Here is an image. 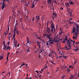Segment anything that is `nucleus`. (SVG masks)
<instances>
[{
  "mask_svg": "<svg viewBox=\"0 0 79 79\" xmlns=\"http://www.w3.org/2000/svg\"><path fill=\"white\" fill-rule=\"evenodd\" d=\"M66 3H67L68 7H69V6H70V4L69 3L67 2Z\"/></svg>",
  "mask_w": 79,
  "mask_h": 79,
  "instance_id": "obj_18",
  "label": "nucleus"
},
{
  "mask_svg": "<svg viewBox=\"0 0 79 79\" xmlns=\"http://www.w3.org/2000/svg\"><path fill=\"white\" fill-rule=\"evenodd\" d=\"M3 45H4V48H3V49H5L6 50V47H7V45H5V44Z\"/></svg>",
  "mask_w": 79,
  "mask_h": 79,
  "instance_id": "obj_12",
  "label": "nucleus"
},
{
  "mask_svg": "<svg viewBox=\"0 0 79 79\" xmlns=\"http://www.w3.org/2000/svg\"><path fill=\"white\" fill-rule=\"evenodd\" d=\"M54 27H55V26L53 25V23H52V24H51V28H50L51 29V30L50 31V32H53V29H54Z\"/></svg>",
  "mask_w": 79,
  "mask_h": 79,
  "instance_id": "obj_2",
  "label": "nucleus"
},
{
  "mask_svg": "<svg viewBox=\"0 0 79 79\" xmlns=\"http://www.w3.org/2000/svg\"><path fill=\"white\" fill-rule=\"evenodd\" d=\"M39 41H38V42H37V44H38V45L39 46V44H40L39 43Z\"/></svg>",
  "mask_w": 79,
  "mask_h": 79,
  "instance_id": "obj_33",
  "label": "nucleus"
},
{
  "mask_svg": "<svg viewBox=\"0 0 79 79\" xmlns=\"http://www.w3.org/2000/svg\"><path fill=\"white\" fill-rule=\"evenodd\" d=\"M32 29H31L30 30H28V31H29V32H31V31H32Z\"/></svg>",
  "mask_w": 79,
  "mask_h": 79,
  "instance_id": "obj_56",
  "label": "nucleus"
},
{
  "mask_svg": "<svg viewBox=\"0 0 79 79\" xmlns=\"http://www.w3.org/2000/svg\"><path fill=\"white\" fill-rule=\"evenodd\" d=\"M8 60H7V61H6V62H5L6 65V64H7V63H8Z\"/></svg>",
  "mask_w": 79,
  "mask_h": 79,
  "instance_id": "obj_41",
  "label": "nucleus"
},
{
  "mask_svg": "<svg viewBox=\"0 0 79 79\" xmlns=\"http://www.w3.org/2000/svg\"><path fill=\"white\" fill-rule=\"evenodd\" d=\"M14 46L15 47H17V44H15V41L14 42Z\"/></svg>",
  "mask_w": 79,
  "mask_h": 79,
  "instance_id": "obj_25",
  "label": "nucleus"
},
{
  "mask_svg": "<svg viewBox=\"0 0 79 79\" xmlns=\"http://www.w3.org/2000/svg\"><path fill=\"white\" fill-rule=\"evenodd\" d=\"M15 31H15V28H14V35H15V34H16V33L15 32Z\"/></svg>",
  "mask_w": 79,
  "mask_h": 79,
  "instance_id": "obj_20",
  "label": "nucleus"
},
{
  "mask_svg": "<svg viewBox=\"0 0 79 79\" xmlns=\"http://www.w3.org/2000/svg\"><path fill=\"white\" fill-rule=\"evenodd\" d=\"M78 36V34H77L75 35V36L76 37H77Z\"/></svg>",
  "mask_w": 79,
  "mask_h": 79,
  "instance_id": "obj_49",
  "label": "nucleus"
},
{
  "mask_svg": "<svg viewBox=\"0 0 79 79\" xmlns=\"http://www.w3.org/2000/svg\"><path fill=\"white\" fill-rule=\"evenodd\" d=\"M9 76H10V72H9L8 73Z\"/></svg>",
  "mask_w": 79,
  "mask_h": 79,
  "instance_id": "obj_62",
  "label": "nucleus"
},
{
  "mask_svg": "<svg viewBox=\"0 0 79 79\" xmlns=\"http://www.w3.org/2000/svg\"><path fill=\"white\" fill-rule=\"evenodd\" d=\"M70 15H69V16H70V17H71V16H72V14H70Z\"/></svg>",
  "mask_w": 79,
  "mask_h": 79,
  "instance_id": "obj_57",
  "label": "nucleus"
},
{
  "mask_svg": "<svg viewBox=\"0 0 79 79\" xmlns=\"http://www.w3.org/2000/svg\"><path fill=\"white\" fill-rule=\"evenodd\" d=\"M72 32H73V33H74L75 32H77V29H76V28H73L72 29Z\"/></svg>",
  "mask_w": 79,
  "mask_h": 79,
  "instance_id": "obj_5",
  "label": "nucleus"
},
{
  "mask_svg": "<svg viewBox=\"0 0 79 79\" xmlns=\"http://www.w3.org/2000/svg\"><path fill=\"white\" fill-rule=\"evenodd\" d=\"M69 23H70V24H72V23H71V21H70V20H69Z\"/></svg>",
  "mask_w": 79,
  "mask_h": 79,
  "instance_id": "obj_38",
  "label": "nucleus"
},
{
  "mask_svg": "<svg viewBox=\"0 0 79 79\" xmlns=\"http://www.w3.org/2000/svg\"><path fill=\"white\" fill-rule=\"evenodd\" d=\"M54 3H56V4H57V2H56V0H54Z\"/></svg>",
  "mask_w": 79,
  "mask_h": 79,
  "instance_id": "obj_48",
  "label": "nucleus"
},
{
  "mask_svg": "<svg viewBox=\"0 0 79 79\" xmlns=\"http://www.w3.org/2000/svg\"><path fill=\"white\" fill-rule=\"evenodd\" d=\"M74 24L75 25H76V26H77V23H74Z\"/></svg>",
  "mask_w": 79,
  "mask_h": 79,
  "instance_id": "obj_52",
  "label": "nucleus"
},
{
  "mask_svg": "<svg viewBox=\"0 0 79 79\" xmlns=\"http://www.w3.org/2000/svg\"><path fill=\"white\" fill-rule=\"evenodd\" d=\"M18 23H16V25H15V30H16V26H18Z\"/></svg>",
  "mask_w": 79,
  "mask_h": 79,
  "instance_id": "obj_15",
  "label": "nucleus"
},
{
  "mask_svg": "<svg viewBox=\"0 0 79 79\" xmlns=\"http://www.w3.org/2000/svg\"><path fill=\"white\" fill-rule=\"evenodd\" d=\"M35 72L37 73H38V74H40V73H39V72H38V71L37 70H36Z\"/></svg>",
  "mask_w": 79,
  "mask_h": 79,
  "instance_id": "obj_45",
  "label": "nucleus"
},
{
  "mask_svg": "<svg viewBox=\"0 0 79 79\" xmlns=\"http://www.w3.org/2000/svg\"><path fill=\"white\" fill-rule=\"evenodd\" d=\"M3 56H1L0 60H2V59H3Z\"/></svg>",
  "mask_w": 79,
  "mask_h": 79,
  "instance_id": "obj_27",
  "label": "nucleus"
},
{
  "mask_svg": "<svg viewBox=\"0 0 79 79\" xmlns=\"http://www.w3.org/2000/svg\"><path fill=\"white\" fill-rule=\"evenodd\" d=\"M73 39H77V37L74 36H73Z\"/></svg>",
  "mask_w": 79,
  "mask_h": 79,
  "instance_id": "obj_24",
  "label": "nucleus"
},
{
  "mask_svg": "<svg viewBox=\"0 0 79 79\" xmlns=\"http://www.w3.org/2000/svg\"><path fill=\"white\" fill-rule=\"evenodd\" d=\"M5 1H3V2H2V4H5Z\"/></svg>",
  "mask_w": 79,
  "mask_h": 79,
  "instance_id": "obj_30",
  "label": "nucleus"
},
{
  "mask_svg": "<svg viewBox=\"0 0 79 79\" xmlns=\"http://www.w3.org/2000/svg\"><path fill=\"white\" fill-rule=\"evenodd\" d=\"M65 77L64 76V75H63L62 77V79H64V78Z\"/></svg>",
  "mask_w": 79,
  "mask_h": 79,
  "instance_id": "obj_32",
  "label": "nucleus"
},
{
  "mask_svg": "<svg viewBox=\"0 0 79 79\" xmlns=\"http://www.w3.org/2000/svg\"><path fill=\"white\" fill-rule=\"evenodd\" d=\"M7 48H8V50H10V49H11V48L9 46H7Z\"/></svg>",
  "mask_w": 79,
  "mask_h": 79,
  "instance_id": "obj_22",
  "label": "nucleus"
},
{
  "mask_svg": "<svg viewBox=\"0 0 79 79\" xmlns=\"http://www.w3.org/2000/svg\"><path fill=\"white\" fill-rule=\"evenodd\" d=\"M59 55H64L63 52H60V53L59 54Z\"/></svg>",
  "mask_w": 79,
  "mask_h": 79,
  "instance_id": "obj_28",
  "label": "nucleus"
},
{
  "mask_svg": "<svg viewBox=\"0 0 79 79\" xmlns=\"http://www.w3.org/2000/svg\"><path fill=\"white\" fill-rule=\"evenodd\" d=\"M50 62L52 63V64H53V61H51L50 60Z\"/></svg>",
  "mask_w": 79,
  "mask_h": 79,
  "instance_id": "obj_43",
  "label": "nucleus"
},
{
  "mask_svg": "<svg viewBox=\"0 0 79 79\" xmlns=\"http://www.w3.org/2000/svg\"><path fill=\"white\" fill-rule=\"evenodd\" d=\"M27 43H29V40H27Z\"/></svg>",
  "mask_w": 79,
  "mask_h": 79,
  "instance_id": "obj_47",
  "label": "nucleus"
},
{
  "mask_svg": "<svg viewBox=\"0 0 79 79\" xmlns=\"http://www.w3.org/2000/svg\"><path fill=\"white\" fill-rule=\"evenodd\" d=\"M68 40V38L67 37H66L65 39L64 40Z\"/></svg>",
  "mask_w": 79,
  "mask_h": 79,
  "instance_id": "obj_36",
  "label": "nucleus"
},
{
  "mask_svg": "<svg viewBox=\"0 0 79 79\" xmlns=\"http://www.w3.org/2000/svg\"><path fill=\"white\" fill-rule=\"evenodd\" d=\"M69 67V68H70L71 67H72V66L71 65H70Z\"/></svg>",
  "mask_w": 79,
  "mask_h": 79,
  "instance_id": "obj_54",
  "label": "nucleus"
},
{
  "mask_svg": "<svg viewBox=\"0 0 79 79\" xmlns=\"http://www.w3.org/2000/svg\"><path fill=\"white\" fill-rule=\"evenodd\" d=\"M15 31L16 32V33H17V35H18L19 34V30H17V29H16Z\"/></svg>",
  "mask_w": 79,
  "mask_h": 79,
  "instance_id": "obj_10",
  "label": "nucleus"
},
{
  "mask_svg": "<svg viewBox=\"0 0 79 79\" xmlns=\"http://www.w3.org/2000/svg\"><path fill=\"white\" fill-rule=\"evenodd\" d=\"M70 71H71V70L69 69L67 70V72H68L69 73Z\"/></svg>",
  "mask_w": 79,
  "mask_h": 79,
  "instance_id": "obj_37",
  "label": "nucleus"
},
{
  "mask_svg": "<svg viewBox=\"0 0 79 79\" xmlns=\"http://www.w3.org/2000/svg\"><path fill=\"white\" fill-rule=\"evenodd\" d=\"M72 42L73 43V44H74L75 41L72 40L71 38H69V40L66 41V42L68 44L65 46V47L64 48V50H67L71 49L72 46L71 45H73Z\"/></svg>",
  "mask_w": 79,
  "mask_h": 79,
  "instance_id": "obj_1",
  "label": "nucleus"
},
{
  "mask_svg": "<svg viewBox=\"0 0 79 79\" xmlns=\"http://www.w3.org/2000/svg\"><path fill=\"white\" fill-rule=\"evenodd\" d=\"M11 35H8V39H10V37H11Z\"/></svg>",
  "mask_w": 79,
  "mask_h": 79,
  "instance_id": "obj_42",
  "label": "nucleus"
},
{
  "mask_svg": "<svg viewBox=\"0 0 79 79\" xmlns=\"http://www.w3.org/2000/svg\"><path fill=\"white\" fill-rule=\"evenodd\" d=\"M60 10H63V8L62 7H60Z\"/></svg>",
  "mask_w": 79,
  "mask_h": 79,
  "instance_id": "obj_50",
  "label": "nucleus"
},
{
  "mask_svg": "<svg viewBox=\"0 0 79 79\" xmlns=\"http://www.w3.org/2000/svg\"><path fill=\"white\" fill-rule=\"evenodd\" d=\"M47 74H50V72H47Z\"/></svg>",
  "mask_w": 79,
  "mask_h": 79,
  "instance_id": "obj_63",
  "label": "nucleus"
},
{
  "mask_svg": "<svg viewBox=\"0 0 79 79\" xmlns=\"http://www.w3.org/2000/svg\"><path fill=\"white\" fill-rule=\"evenodd\" d=\"M48 3L51 4V3H52V1H51L50 0H48Z\"/></svg>",
  "mask_w": 79,
  "mask_h": 79,
  "instance_id": "obj_14",
  "label": "nucleus"
},
{
  "mask_svg": "<svg viewBox=\"0 0 79 79\" xmlns=\"http://www.w3.org/2000/svg\"><path fill=\"white\" fill-rule=\"evenodd\" d=\"M25 6H28L29 5V4H27V3H26V2H25Z\"/></svg>",
  "mask_w": 79,
  "mask_h": 79,
  "instance_id": "obj_21",
  "label": "nucleus"
},
{
  "mask_svg": "<svg viewBox=\"0 0 79 79\" xmlns=\"http://www.w3.org/2000/svg\"><path fill=\"white\" fill-rule=\"evenodd\" d=\"M69 14H71L72 13H73V10H70V12H69Z\"/></svg>",
  "mask_w": 79,
  "mask_h": 79,
  "instance_id": "obj_16",
  "label": "nucleus"
},
{
  "mask_svg": "<svg viewBox=\"0 0 79 79\" xmlns=\"http://www.w3.org/2000/svg\"><path fill=\"white\" fill-rule=\"evenodd\" d=\"M40 53H41V52H42V49H40Z\"/></svg>",
  "mask_w": 79,
  "mask_h": 79,
  "instance_id": "obj_40",
  "label": "nucleus"
},
{
  "mask_svg": "<svg viewBox=\"0 0 79 79\" xmlns=\"http://www.w3.org/2000/svg\"><path fill=\"white\" fill-rule=\"evenodd\" d=\"M74 50L75 51V52H77V51H78V50H79V48H77V49H74Z\"/></svg>",
  "mask_w": 79,
  "mask_h": 79,
  "instance_id": "obj_26",
  "label": "nucleus"
},
{
  "mask_svg": "<svg viewBox=\"0 0 79 79\" xmlns=\"http://www.w3.org/2000/svg\"><path fill=\"white\" fill-rule=\"evenodd\" d=\"M50 28H48V29H47V31L48 32H49V31H50Z\"/></svg>",
  "mask_w": 79,
  "mask_h": 79,
  "instance_id": "obj_19",
  "label": "nucleus"
},
{
  "mask_svg": "<svg viewBox=\"0 0 79 79\" xmlns=\"http://www.w3.org/2000/svg\"><path fill=\"white\" fill-rule=\"evenodd\" d=\"M5 5L6 4H2V10H3V8H5Z\"/></svg>",
  "mask_w": 79,
  "mask_h": 79,
  "instance_id": "obj_6",
  "label": "nucleus"
},
{
  "mask_svg": "<svg viewBox=\"0 0 79 79\" xmlns=\"http://www.w3.org/2000/svg\"><path fill=\"white\" fill-rule=\"evenodd\" d=\"M36 18L37 19H38V20H39V19H40L39 18H37V15L36 16Z\"/></svg>",
  "mask_w": 79,
  "mask_h": 79,
  "instance_id": "obj_46",
  "label": "nucleus"
},
{
  "mask_svg": "<svg viewBox=\"0 0 79 79\" xmlns=\"http://www.w3.org/2000/svg\"><path fill=\"white\" fill-rule=\"evenodd\" d=\"M58 58H62V56H59Z\"/></svg>",
  "mask_w": 79,
  "mask_h": 79,
  "instance_id": "obj_44",
  "label": "nucleus"
},
{
  "mask_svg": "<svg viewBox=\"0 0 79 79\" xmlns=\"http://www.w3.org/2000/svg\"><path fill=\"white\" fill-rule=\"evenodd\" d=\"M69 3H70V5H73V4H74L73 2V1H69Z\"/></svg>",
  "mask_w": 79,
  "mask_h": 79,
  "instance_id": "obj_8",
  "label": "nucleus"
},
{
  "mask_svg": "<svg viewBox=\"0 0 79 79\" xmlns=\"http://www.w3.org/2000/svg\"><path fill=\"white\" fill-rule=\"evenodd\" d=\"M74 34H75V35H76V34H78V32H74Z\"/></svg>",
  "mask_w": 79,
  "mask_h": 79,
  "instance_id": "obj_29",
  "label": "nucleus"
},
{
  "mask_svg": "<svg viewBox=\"0 0 79 79\" xmlns=\"http://www.w3.org/2000/svg\"><path fill=\"white\" fill-rule=\"evenodd\" d=\"M9 55H10V52H8L7 54V56H9Z\"/></svg>",
  "mask_w": 79,
  "mask_h": 79,
  "instance_id": "obj_31",
  "label": "nucleus"
},
{
  "mask_svg": "<svg viewBox=\"0 0 79 79\" xmlns=\"http://www.w3.org/2000/svg\"><path fill=\"white\" fill-rule=\"evenodd\" d=\"M6 59L7 60H8V56H7V57L6 58Z\"/></svg>",
  "mask_w": 79,
  "mask_h": 79,
  "instance_id": "obj_55",
  "label": "nucleus"
},
{
  "mask_svg": "<svg viewBox=\"0 0 79 79\" xmlns=\"http://www.w3.org/2000/svg\"><path fill=\"white\" fill-rule=\"evenodd\" d=\"M5 41H4L3 42V45H5Z\"/></svg>",
  "mask_w": 79,
  "mask_h": 79,
  "instance_id": "obj_35",
  "label": "nucleus"
},
{
  "mask_svg": "<svg viewBox=\"0 0 79 79\" xmlns=\"http://www.w3.org/2000/svg\"><path fill=\"white\" fill-rule=\"evenodd\" d=\"M73 77H74V76H73V75H71L70 76V79H73Z\"/></svg>",
  "mask_w": 79,
  "mask_h": 79,
  "instance_id": "obj_23",
  "label": "nucleus"
},
{
  "mask_svg": "<svg viewBox=\"0 0 79 79\" xmlns=\"http://www.w3.org/2000/svg\"><path fill=\"white\" fill-rule=\"evenodd\" d=\"M56 16H57L56 13L53 11V16H52V19L53 20H54V18H56V17H57Z\"/></svg>",
  "mask_w": 79,
  "mask_h": 79,
  "instance_id": "obj_3",
  "label": "nucleus"
},
{
  "mask_svg": "<svg viewBox=\"0 0 79 79\" xmlns=\"http://www.w3.org/2000/svg\"><path fill=\"white\" fill-rule=\"evenodd\" d=\"M53 42H55V41H51L50 43H49V44H50V45H52V44H53Z\"/></svg>",
  "mask_w": 79,
  "mask_h": 79,
  "instance_id": "obj_7",
  "label": "nucleus"
},
{
  "mask_svg": "<svg viewBox=\"0 0 79 79\" xmlns=\"http://www.w3.org/2000/svg\"><path fill=\"white\" fill-rule=\"evenodd\" d=\"M7 45H10V41L7 43Z\"/></svg>",
  "mask_w": 79,
  "mask_h": 79,
  "instance_id": "obj_34",
  "label": "nucleus"
},
{
  "mask_svg": "<svg viewBox=\"0 0 79 79\" xmlns=\"http://www.w3.org/2000/svg\"><path fill=\"white\" fill-rule=\"evenodd\" d=\"M76 63H77V61L75 60V62L74 63V64H76Z\"/></svg>",
  "mask_w": 79,
  "mask_h": 79,
  "instance_id": "obj_58",
  "label": "nucleus"
},
{
  "mask_svg": "<svg viewBox=\"0 0 79 79\" xmlns=\"http://www.w3.org/2000/svg\"><path fill=\"white\" fill-rule=\"evenodd\" d=\"M8 28L7 30H8H8H9V29H10V28H9V26H8Z\"/></svg>",
  "mask_w": 79,
  "mask_h": 79,
  "instance_id": "obj_60",
  "label": "nucleus"
},
{
  "mask_svg": "<svg viewBox=\"0 0 79 79\" xmlns=\"http://www.w3.org/2000/svg\"><path fill=\"white\" fill-rule=\"evenodd\" d=\"M68 57V56H65L64 57L65 59H66V58H67Z\"/></svg>",
  "mask_w": 79,
  "mask_h": 79,
  "instance_id": "obj_59",
  "label": "nucleus"
},
{
  "mask_svg": "<svg viewBox=\"0 0 79 79\" xmlns=\"http://www.w3.org/2000/svg\"><path fill=\"white\" fill-rule=\"evenodd\" d=\"M33 18L32 19V21H34V17H33Z\"/></svg>",
  "mask_w": 79,
  "mask_h": 79,
  "instance_id": "obj_53",
  "label": "nucleus"
},
{
  "mask_svg": "<svg viewBox=\"0 0 79 79\" xmlns=\"http://www.w3.org/2000/svg\"><path fill=\"white\" fill-rule=\"evenodd\" d=\"M51 34H52V33H51L50 34L48 35V39H49V41L50 42L53 41L52 40V38L51 37Z\"/></svg>",
  "mask_w": 79,
  "mask_h": 79,
  "instance_id": "obj_4",
  "label": "nucleus"
},
{
  "mask_svg": "<svg viewBox=\"0 0 79 79\" xmlns=\"http://www.w3.org/2000/svg\"><path fill=\"white\" fill-rule=\"evenodd\" d=\"M46 45L47 46V47L48 48H49V47H50V43H47Z\"/></svg>",
  "mask_w": 79,
  "mask_h": 79,
  "instance_id": "obj_11",
  "label": "nucleus"
},
{
  "mask_svg": "<svg viewBox=\"0 0 79 79\" xmlns=\"http://www.w3.org/2000/svg\"><path fill=\"white\" fill-rule=\"evenodd\" d=\"M50 41H48L47 42H46L47 43H48V44H49V43H50Z\"/></svg>",
  "mask_w": 79,
  "mask_h": 79,
  "instance_id": "obj_39",
  "label": "nucleus"
},
{
  "mask_svg": "<svg viewBox=\"0 0 79 79\" xmlns=\"http://www.w3.org/2000/svg\"><path fill=\"white\" fill-rule=\"evenodd\" d=\"M71 10L70 8H68L67 9V12H68L69 11V13L70 12V11H71Z\"/></svg>",
  "mask_w": 79,
  "mask_h": 79,
  "instance_id": "obj_17",
  "label": "nucleus"
},
{
  "mask_svg": "<svg viewBox=\"0 0 79 79\" xmlns=\"http://www.w3.org/2000/svg\"><path fill=\"white\" fill-rule=\"evenodd\" d=\"M46 69V67H45L43 68V69Z\"/></svg>",
  "mask_w": 79,
  "mask_h": 79,
  "instance_id": "obj_61",
  "label": "nucleus"
},
{
  "mask_svg": "<svg viewBox=\"0 0 79 79\" xmlns=\"http://www.w3.org/2000/svg\"><path fill=\"white\" fill-rule=\"evenodd\" d=\"M34 6H35V5L34 4V2L33 3V4H32V5L31 6V8H33L34 7Z\"/></svg>",
  "mask_w": 79,
  "mask_h": 79,
  "instance_id": "obj_13",
  "label": "nucleus"
},
{
  "mask_svg": "<svg viewBox=\"0 0 79 79\" xmlns=\"http://www.w3.org/2000/svg\"><path fill=\"white\" fill-rule=\"evenodd\" d=\"M39 48H40V45H39Z\"/></svg>",
  "mask_w": 79,
  "mask_h": 79,
  "instance_id": "obj_64",
  "label": "nucleus"
},
{
  "mask_svg": "<svg viewBox=\"0 0 79 79\" xmlns=\"http://www.w3.org/2000/svg\"><path fill=\"white\" fill-rule=\"evenodd\" d=\"M27 52H30V51H29V49H28V50H27Z\"/></svg>",
  "mask_w": 79,
  "mask_h": 79,
  "instance_id": "obj_51",
  "label": "nucleus"
},
{
  "mask_svg": "<svg viewBox=\"0 0 79 79\" xmlns=\"http://www.w3.org/2000/svg\"><path fill=\"white\" fill-rule=\"evenodd\" d=\"M77 27H77L76 29L77 30V32H79V26L77 25Z\"/></svg>",
  "mask_w": 79,
  "mask_h": 79,
  "instance_id": "obj_9",
  "label": "nucleus"
}]
</instances>
